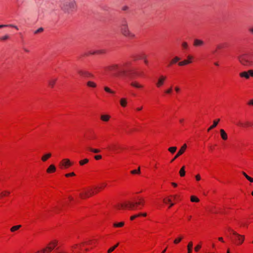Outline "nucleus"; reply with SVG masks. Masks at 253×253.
Segmentation results:
<instances>
[{"instance_id": "obj_1", "label": "nucleus", "mask_w": 253, "mask_h": 253, "mask_svg": "<svg viewBox=\"0 0 253 253\" xmlns=\"http://www.w3.org/2000/svg\"><path fill=\"white\" fill-rule=\"evenodd\" d=\"M106 71H108L112 73L114 76L123 77L127 75V72L129 71L128 63H125L122 65L114 64L105 68Z\"/></svg>"}, {"instance_id": "obj_2", "label": "nucleus", "mask_w": 253, "mask_h": 253, "mask_svg": "<svg viewBox=\"0 0 253 253\" xmlns=\"http://www.w3.org/2000/svg\"><path fill=\"white\" fill-rule=\"evenodd\" d=\"M121 33L125 37L129 39H133L135 38V35L131 32L128 27L127 21L124 18L121 22L120 25Z\"/></svg>"}, {"instance_id": "obj_3", "label": "nucleus", "mask_w": 253, "mask_h": 253, "mask_svg": "<svg viewBox=\"0 0 253 253\" xmlns=\"http://www.w3.org/2000/svg\"><path fill=\"white\" fill-rule=\"evenodd\" d=\"M144 200L142 198L139 199V201L135 202H128L127 203L122 204L119 206L120 208H127L130 210H136L141 209L142 207L144 205Z\"/></svg>"}, {"instance_id": "obj_4", "label": "nucleus", "mask_w": 253, "mask_h": 253, "mask_svg": "<svg viewBox=\"0 0 253 253\" xmlns=\"http://www.w3.org/2000/svg\"><path fill=\"white\" fill-rule=\"evenodd\" d=\"M60 6L65 13L69 14L76 9L77 4L75 0H63Z\"/></svg>"}, {"instance_id": "obj_5", "label": "nucleus", "mask_w": 253, "mask_h": 253, "mask_svg": "<svg viewBox=\"0 0 253 253\" xmlns=\"http://www.w3.org/2000/svg\"><path fill=\"white\" fill-rule=\"evenodd\" d=\"M237 59L239 62L244 66H253V54H242L237 57Z\"/></svg>"}, {"instance_id": "obj_6", "label": "nucleus", "mask_w": 253, "mask_h": 253, "mask_svg": "<svg viewBox=\"0 0 253 253\" xmlns=\"http://www.w3.org/2000/svg\"><path fill=\"white\" fill-rule=\"evenodd\" d=\"M102 187H95L94 190L91 188H88L85 189L80 194V196L82 199H85L92 196L94 194L97 193Z\"/></svg>"}, {"instance_id": "obj_7", "label": "nucleus", "mask_w": 253, "mask_h": 253, "mask_svg": "<svg viewBox=\"0 0 253 253\" xmlns=\"http://www.w3.org/2000/svg\"><path fill=\"white\" fill-rule=\"evenodd\" d=\"M59 165L62 169H63V168L67 169L72 165V163L70 162V161L69 159H64L60 163Z\"/></svg>"}, {"instance_id": "obj_8", "label": "nucleus", "mask_w": 253, "mask_h": 253, "mask_svg": "<svg viewBox=\"0 0 253 253\" xmlns=\"http://www.w3.org/2000/svg\"><path fill=\"white\" fill-rule=\"evenodd\" d=\"M187 148V145L186 144H184L180 148V149L178 151L177 153L174 156V157L171 160V162H173L176 159H177L180 155L183 154V153L185 151Z\"/></svg>"}, {"instance_id": "obj_9", "label": "nucleus", "mask_w": 253, "mask_h": 253, "mask_svg": "<svg viewBox=\"0 0 253 253\" xmlns=\"http://www.w3.org/2000/svg\"><path fill=\"white\" fill-rule=\"evenodd\" d=\"M167 77L165 76L161 75L158 79V81L156 83V85L157 87H161L164 84L166 80Z\"/></svg>"}, {"instance_id": "obj_10", "label": "nucleus", "mask_w": 253, "mask_h": 253, "mask_svg": "<svg viewBox=\"0 0 253 253\" xmlns=\"http://www.w3.org/2000/svg\"><path fill=\"white\" fill-rule=\"evenodd\" d=\"M193 59V57L191 55H188L187 56V59L184 60L182 61L179 62L178 63V65L180 66H182L184 65H186L187 64H189L192 62V60Z\"/></svg>"}, {"instance_id": "obj_11", "label": "nucleus", "mask_w": 253, "mask_h": 253, "mask_svg": "<svg viewBox=\"0 0 253 253\" xmlns=\"http://www.w3.org/2000/svg\"><path fill=\"white\" fill-rule=\"evenodd\" d=\"M233 234L235 235L237 238V240L238 241V244H241L243 243L244 241L245 237L243 235H241L238 234L237 232L232 231Z\"/></svg>"}, {"instance_id": "obj_12", "label": "nucleus", "mask_w": 253, "mask_h": 253, "mask_svg": "<svg viewBox=\"0 0 253 253\" xmlns=\"http://www.w3.org/2000/svg\"><path fill=\"white\" fill-rule=\"evenodd\" d=\"M78 73L80 76H83V77H93V75L91 73H89L88 72L85 71L79 70L78 71Z\"/></svg>"}, {"instance_id": "obj_13", "label": "nucleus", "mask_w": 253, "mask_h": 253, "mask_svg": "<svg viewBox=\"0 0 253 253\" xmlns=\"http://www.w3.org/2000/svg\"><path fill=\"white\" fill-rule=\"evenodd\" d=\"M204 44V42L202 40H199V39H195L194 41V43L193 45L195 46L198 47V46H201Z\"/></svg>"}, {"instance_id": "obj_14", "label": "nucleus", "mask_w": 253, "mask_h": 253, "mask_svg": "<svg viewBox=\"0 0 253 253\" xmlns=\"http://www.w3.org/2000/svg\"><path fill=\"white\" fill-rule=\"evenodd\" d=\"M220 133L221 137L223 140H226L227 139V138H228L227 134L226 133V132L224 131V129H221L220 130Z\"/></svg>"}, {"instance_id": "obj_15", "label": "nucleus", "mask_w": 253, "mask_h": 253, "mask_svg": "<svg viewBox=\"0 0 253 253\" xmlns=\"http://www.w3.org/2000/svg\"><path fill=\"white\" fill-rule=\"evenodd\" d=\"M130 85L134 87L137 88H142L143 87V86L142 85L139 84L137 82H132L130 83Z\"/></svg>"}, {"instance_id": "obj_16", "label": "nucleus", "mask_w": 253, "mask_h": 253, "mask_svg": "<svg viewBox=\"0 0 253 253\" xmlns=\"http://www.w3.org/2000/svg\"><path fill=\"white\" fill-rule=\"evenodd\" d=\"M220 121V119H217V120H215L213 121V125L212 126H211L208 129V131H210L212 129H213V128L215 127L217 125H218L219 122Z\"/></svg>"}, {"instance_id": "obj_17", "label": "nucleus", "mask_w": 253, "mask_h": 253, "mask_svg": "<svg viewBox=\"0 0 253 253\" xmlns=\"http://www.w3.org/2000/svg\"><path fill=\"white\" fill-rule=\"evenodd\" d=\"M56 167L53 165H51L49 166L48 168L46 170V172L47 173H51L55 171Z\"/></svg>"}, {"instance_id": "obj_18", "label": "nucleus", "mask_w": 253, "mask_h": 253, "mask_svg": "<svg viewBox=\"0 0 253 253\" xmlns=\"http://www.w3.org/2000/svg\"><path fill=\"white\" fill-rule=\"evenodd\" d=\"M56 81H57V79H55V78H54V79L53 78V79H50L48 81V84H49V85L51 87L53 88L54 87V85Z\"/></svg>"}, {"instance_id": "obj_19", "label": "nucleus", "mask_w": 253, "mask_h": 253, "mask_svg": "<svg viewBox=\"0 0 253 253\" xmlns=\"http://www.w3.org/2000/svg\"><path fill=\"white\" fill-rule=\"evenodd\" d=\"M100 118L104 122H108L110 118V116L108 115H102L101 116Z\"/></svg>"}, {"instance_id": "obj_20", "label": "nucleus", "mask_w": 253, "mask_h": 253, "mask_svg": "<svg viewBox=\"0 0 253 253\" xmlns=\"http://www.w3.org/2000/svg\"><path fill=\"white\" fill-rule=\"evenodd\" d=\"M240 76L242 78H245L247 79H248L250 78L249 73L246 71L240 73Z\"/></svg>"}, {"instance_id": "obj_21", "label": "nucleus", "mask_w": 253, "mask_h": 253, "mask_svg": "<svg viewBox=\"0 0 253 253\" xmlns=\"http://www.w3.org/2000/svg\"><path fill=\"white\" fill-rule=\"evenodd\" d=\"M54 249V247H51L48 246L46 247L45 248H44L42 249V252L45 253H50L53 249Z\"/></svg>"}, {"instance_id": "obj_22", "label": "nucleus", "mask_w": 253, "mask_h": 253, "mask_svg": "<svg viewBox=\"0 0 253 253\" xmlns=\"http://www.w3.org/2000/svg\"><path fill=\"white\" fill-rule=\"evenodd\" d=\"M120 104L122 107H126L127 104L126 99L125 98H121L120 100Z\"/></svg>"}, {"instance_id": "obj_23", "label": "nucleus", "mask_w": 253, "mask_h": 253, "mask_svg": "<svg viewBox=\"0 0 253 253\" xmlns=\"http://www.w3.org/2000/svg\"><path fill=\"white\" fill-rule=\"evenodd\" d=\"M51 154L50 153L46 154L42 157V160L43 162H45L48 158L51 157Z\"/></svg>"}, {"instance_id": "obj_24", "label": "nucleus", "mask_w": 253, "mask_h": 253, "mask_svg": "<svg viewBox=\"0 0 253 253\" xmlns=\"http://www.w3.org/2000/svg\"><path fill=\"white\" fill-rule=\"evenodd\" d=\"M10 194V192L7 190H5L3 191H2L0 193V197L2 198L3 197L7 196Z\"/></svg>"}, {"instance_id": "obj_25", "label": "nucleus", "mask_w": 253, "mask_h": 253, "mask_svg": "<svg viewBox=\"0 0 253 253\" xmlns=\"http://www.w3.org/2000/svg\"><path fill=\"white\" fill-rule=\"evenodd\" d=\"M179 60H180V58L177 57V56H175L170 61L169 65H172L173 64H175V63H176L177 62H178Z\"/></svg>"}, {"instance_id": "obj_26", "label": "nucleus", "mask_w": 253, "mask_h": 253, "mask_svg": "<svg viewBox=\"0 0 253 253\" xmlns=\"http://www.w3.org/2000/svg\"><path fill=\"white\" fill-rule=\"evenodd\" d=\"M179 174L180 176L183 177L185 175V166H183L179 170Z\"/></svg>"}, {"instance_id": "obj_27", "label": "nucleus", "mask_w": 253, "mask_h": 253, "mask_svg": "<svg viewBox=\"0 0 253 253\" xmlns=\"http://www.w3.org/2000/svg\"><path fill=\"white\" fill-rule=\"evenodd\" d=\"M13 27V28H15L16 30H18V28L17 26H16L15 25H12V24H9V25H0V28H3V27Z\"/></svg>"}, {"instance_id": "obj_28", "label": "nucleus", "mask_w": 253, "mask_h": 253, "mask_svg": "<svg viewBox=\"0 0 253 253\" xmlns=\"http://www.w3.org/2000/svg\"><path fill=\"white\" fill-rule=\"evenodd\" d=\"M193 247V243L190 242L187 246L188 253H192V249Z\"/></svg>"}, {"instance_id": "obj_29", "label": "nucleus", "mask_w": 253, "mask_h": 253, "mask_svg": "<svg viewBox=\"0 0 253 253\" xmlns=\"http://www.w3.org/2000/svg\"><path fill=\"white\" fill-rule=\"evenodd\" d=\"M87 85L91 87H95L96 86V84L93 82L88 81L87 82Z\"/></svg>"}, {"instance_id": "obj_30", "label": "nucleus", "mask_w": 253, "mask_h": 253, "mask_svg": "<svg viewBox=\"0 0 253 253\" xmlns=\"http://www.w3.org/2000/svg\"><path fill=\"white\" fill-rule=\"evenodd\" d=\"M21 227V225H16L12 227L10 229V231L12 232L17 230Z\"/></svg>"}, {"instance_id": "obj_31", "label": "nucleus", "mask_w": 253, "mask_h": 253, "mask_svg": "<svg viewBox=\"0 0 253 253\" xmlns=\"http://www.w3.org/2000/svg\"><path fill=\"white\" fill-rule=\"evenodd\" d=\"M125 223L124 222H121L119 223H115L113 224V226L115 227H121L124 225Z\"/></svg>"}, {"instance_id": "obj_32", "label": "nucleus", "mask_w": 253, "mask_h": 253, "mask_svg": "<svg viewBox=\"0 0 253 253\" xmlns=\"http://www.w3.org/2000/svg\"><path fill=\"white\" fill-rule=\"evenodd\" d=\"M88 149L93 152V153H98L100 152V150L99 149H94V148H92L91 147H88Z\"/></svg>"}, {"instance_id": "obj_33", "label": "nucleus", "mask_w": 253, "mask_h": 253, "mask_svg": "<svg viewBox=\"0 0 253 253\" xmlns=\"http://www.w3.org/2000/svg\"><path fill=\"white\" fill-rule=\"evenodd\" d=\"M118 245H119V243H117L116 245H115L113 247L109 249L107 251V253H111V252H112L118 246Z\"/></svg>"}, {"instance_id": "obj_34", "label": "nucleus", "mask_w": 253, "mask_h": 253, "mask_svg": "<svg viewBox=\"0 0 253 253\" xmlns=\"http://www.w3.org/2000/svg\"><path fill=\"white\" fill-rule=\"evenodd\" d=\"M130 173L131 174H139L140 173V167H139L137 169H134V170H131L130 171Z\"/></svg>"}, {"instance_id": "obj_35", "label": "nucleus", "mask_w": 253, "mask_h": 253, "mask_svg": "<svg viewBox=\"0 0 253 253\" xmlns=\"http://www.w3.org/2000/svg\"><path fill=\"white\" fill-rule=\"evenodd\" d=\"M190 200L192 202H198L199 201V199L194 196H191Z\"/></svg>"}, {"instance_id": "obj_36", "label": "nucleus", "mask_w": 253, "mask_h": 253, "mask_svg": "<svg viewBox=\"0 0 253 253\" xmlns=\"http://www.w3.org/2000/svg\"><path fill=\"white\" fill-rule=\"evenodd\" d=\"M104 89L105 91H106L107 92H108L110 93H112V94H114L115 93V92L114 91L112 90L110 88H109L107 86H105Z\"/></svg>"}, {"instance_id": "obj_37", "label": "nucleus", "mask_w": 253, "mask_h": 253, "mask_svg": "<svg viewBox=\"0 0 253 253\" xmlns=\"http://www.w3.org/2000/svg\"><path fill=\"white\" fill-rule=\"evenodd\" d=\"M177 149V148L176 147H169L168 149L170 153H174L176 150Z\"/></svg>"}, {"instance_id": "obj_38", "label": "nucleus", "mask_w": 253, "mask_h": 253, "mask_svg": "<svg viewBox=\"0 0 253 253\" xmlns=\"http://www.w3.org/2000/svg\"><path fill=\"white\" fill-rule=\"evenodd\" d=\"M88 162V160L87 159H85L83 160L80 161V164L82 166V165H84L85 164H86Z\"/></svg>"}, {"instance_id": "obj_39", "label": "nucleus", "mask_w": 253, "mask_h": 253, "mask_svg": "<svg viewBox=\"0 0 253 253\" xmlns=\"http://www.w3.org/2000/svg\"><path fill=\"white\" fill-rule=\"evenodd\" d=\"M43 31V28H42V27H41V28H39L38 30H36L34 32V34H38L39 33L42 32Z\"/></svg>"}, {"instance_id": "obj_40", "label": "nucleus", "mask_w": 253, "mask_h": 253, "mask_svg": "<svg viewBox=\"0 0 253 253\" xmlns=\"http://www.w3.org/2000/svg\"><path fill=\"white\" fill-rule=\"evenodd\" d=\"M182 237H180L176 239H175L174 240V243L175 244H177L178 243H179L182 240Z\"/></svg>"}, {"instance_id": "obj_41", "label": "nucleus", "mask_w": 253, "mask_h": 253, "mask_svg": "<svg viewBox=\"0 0 253 253\" xmlns=\"http://www.w3.org/2000/svg\"><path fill=\"white\" fill-rule=\"evenodd\" d=\"M9 38V36L8 35H5L3 37L0 38V40L1 41H5Z\"/></svg>"}, {"instance_id": "obj_42", "label": "nucleus", "mask_w": 253, "mask_h": 253, "mask_svg": "<svg viewBox=\"0 0 253 253\" xmlns=\"http://www.w3.org/2000/svg\"><path fill=\"white\" fill-rule=\"evenodd\" d=\"M140 215H141L140 214H135V215H133V216L130 217V220H133L135 218L140 216Z\"/></svg>"}, {"instance_id": "obj_43", "label": "nucleus", "mask_w": 253, "mask_h": 253, "mask_svg": "<svg viewBox=\"0 0 253 253\" xmlns=\"http://www.w3.org/2000/svg\"><path fill=\"white\" fill-rule=\"evenodd\" d=\"M171 92H172V87L171 86L165 91V93L167 94H170L171 93Z\"/></svg>"}, {"instance_id": "obj_44", "label": "nucleus", "mask_w": 253, "mask_h": 253, "mask_svg": "<svg viewBox=\"0 0 253 253\" xmlns=\"http://www.w3.org/2000/svg\"><path fill=\"white\" fill-rule=\"evenodd\" d=\"M101 52L100 51H97V52H91V51H89L88 53H87L86 54H85V55H90V54H95V53H101Z\"/></svg>"}, {"instance_id": "obj_45", "label": "nucleus", "mask_w": 253, "mask_h": 253, "mask_svg": "<svg viewBox=\"0 0 253 253\" xmlns=\"http://www.w3.org/2000/svg\"><path fill=\"white\" fill-rule=\"evenodd\" d=\"M201 248V246L200 245H198L197 246H196L195 247V251L196 252H198L199 249Z\"/></svg>"}, {"instance_id": "obj_46", "label": "nucleus", "mask_w": 253, "mask_h": 253, "mask_svg": "<svg viewBox=\"0 0 253 253\" xmlns=\"http://www.w3.org/2000/svg\"><path fill=\"white\" fill-rule=\"evenodd\" d=\"M236 125L239 126L241 127H244V123H242L241 122L239 121L236 123Z\"/></svg>"}, {"instance_id": "obj_47", "label": "nucleus", "mask_w": 253, "mask_h": 253, "mask_svg": "<svg viewBox=\"0 0 253 253\" xmlns=\"http://www.w3.org/2000/svg\"><path fill=\"white\" fill-rule=\"evenodd\" d=\"M182 46L184 48H187L188 47L187 43L186 42H183L182 44Z\"/></svg>"}, {"instance_id": "obj_48", "label": "nucleus", "mask_w": 253, "mask_h": 253, "mask_svg": "<svg viewBox=\"0 0 253 253\" xmlns=\"http://www.w3.org/2000/svg\"><path fill=\"white\" fill-rule=\"evenodd\" d=\"M74 175H75V174L74 172H71V173H67L65 174V176L66 177H69L70 176H74Z\"/></svg>"}, {"instance_id": "obj_49", "label": "nucleus", "mask_w": 253, "mask_h": 253, "mask_svg": "<svg viewBox=\"0 0 253 253\" xmlns=\"http://www.w3.org/2000/svg\"><path fill=\"white\" fill-rule=\"evenodd\" d=\"M174 90L176 91V92L178 93L180 90V88L178 86H176L174 87Z\"/></svg>"}, {"instance_id": "obj_50", "label": "nucleus", "mask_w": 253, "mask_h": 253, "mask_svg": "<svg viewBox=\"0 0 253 253\" xmlns=\"http://www.w3.org/2000/svg\"><path fill=\"white\" fill-rule=\"evenodd\" d=\"M94 158L96 160H99L102 158V156L101 155H96L94 156Z\"/></svg>"}, {"instance_id": "obj_51", "label": "nucleus", "mask_w": 253, "mask_h": 253, "mask_svg": "<svg viewBox=\"0 0 253 253\" xmlns=\"http://www.w3.org/2000/svg\"><path fill=\"white\" fill-rule=\"evenodd\" d=\"M248 72L249 73V77L250 76L253 77V70H249L248 71Z\"/></svg>"}, {"instance_id": "obj_52", "label": "nucleus", "mask_w": 253, "mask_h": 253, "mask_svg": "<svg viewBox=\"0 0 253 253\" xmlns=\"http://www.w3.org/2000/svg\"><path fill=\"white\" fill-rule=\"evenodd\" d=\"M251 126V124L248 122L244 123V127L248 126Z\"/></svg>"}, {"instance_id": "obj_53", "label": "nucleus", "mask_w": 253, "mask_h": 253, "mask_svg": "<svg viewBox=\"0 0 253 253\" xmlns=\"http://www.w3.org/2000/svg\"><path fill=\"white\" fill-rule=\"evenodd\" d=\"M247 179L251 182H253V178H252L251 177L248 176L247 177Z\"/></svg>"}, {"instance_id": "obj_54", "label": "nucleus", "mask_w": 253, "mask_h": 253, "mask_svg": "<svg viewBox=\"0 0 253 253\" xmlns=\"http://www.w3.org/2000/svg\"><path fill=\"white\" fill-rule=\"evenodd\" d=\"M195 178L197 181H199L201 179V176H200V174H197L195 176Z\"/></svg>"}, {"instance_id": "obj_55", "label": "nucleus", "mask_w": 253, "mask_h": 253, "mask_svg": "<svg viewBox=\"0 0 253 253\" xmlns=\"http://www.w3.org/2000/svg\"><path fill=\"white\" fill-rule=\"evenodd\" d=\"M128 9V7L127 6H126V5L122 7V10H124V11L127 10Z\"/></svg>"}, {"instance_id": "obj_56", "label": "nucleus", "mask_w": 253, "mask_h": 253, "mask_svg": "<svg viewBox=\"0 0 253 253\" xmlns=\"http://www.w3.org/2000/svg\"><path fill=\"white\" fill-rule=\"evenodd\" d=\"M50 245H52V246H51V247H54V248L56 245V242H51L50 243Z\"/></svg>"}, {"instance_id": "obj_57", "label": "nucleus", "mask_w": 253, "mask_h": 253, "mask_svg": "<svg viewBox=\"0 0 253 253\" xmlns=\"http://www.w3.org/2000/svg\"><path fill=\"white\" fill-rule=\"evenodd\" d=\"M242 173L243 175L247 178V177H248L249 175L247 174V173L244 171L242 172Z\"/></svg>"}, {"instance_id": "obj_58", "label": "nucleus", "mask_w": 253, "mask_h": 253, "mask_svg": "<svg viewBox=\"0 0 253 253\" xmlns=\"http://www.w3.org/2000/svg\"><path fill=\"white\" fill-rule=\"evenodd\" d=\"M249 104L250 105H253V99L251 100L249 102Z\"/></svg>"}, {"instance_id": "obj_59", "label": "nucleus", "mask_w": 253, "mask_h": 253, "mask_svg": "<svg viewBox=\"0 0 253 253\" xmlns=\"http://www.w3.org/2000/svg\"><path fill=\"white\" fill-rule=\"evenodd\" d=\"M140 58L145 60V59H146V57L145 55H143L141 57H140Z\"/></svg>"}, {"instance_id": "obj_60", "label": "nucleus", "mask_w": 253, "mask_h": 253, "mask_svg": "<svg viewBox=\"0 0 253 253\" xmlns=\"http://www.w3.org/2000/svg\"><path fill=\"white\" fill-rule=\"evenodd\" d=\"M218 240L221 241V242H224V241H223V238L222 237H219L218 238Z\"/></svg>"}, {"instance_id": "obj_61", "label": "nucleus", "mask_w": 253, "mask_h": 253, "mask_svg": "<svg viewBox=\"0 0 253 253\" xmlns=\"http://www.w3.org/2000/svg\"><path fill=\"white\" fill-rule=\"evenodd\" d=\"M142 109V107H138V108H136V110L138 111H141Z\"/></svg>"}, {"instance_id": "obj_62", "label": "nucleus", "mask_w": 253, "mask_h": 253, "mask_svg": "<svg viewBox=\"0 0 253 253\" xmlns=\"http://www.w3.org/2000/svg\"><path fill=\"white\" fill-rule=\"evenodd\" d=\"M140 214H141L140 216L142 215V216H146L147 215V213H145H145H140Z\"/></svg>"}, {"instance_id": "obj_63", "label": "nucleus", "mask_w": 253, "mask_h": 253, "mask_svg": "<svg viewBox=\"0 0 253 253\" xmlns=\"http://www.w3.org/2000/svg\"><path fill=\"white\" fill-rule=\"evenodd\" d=\"M171 184L174 186V187H176L177 186V184L175 183H174V182H172L171 183Z\"/></svg>"}, {"instance_id": "obj_64", "label": "nucleus", "mask_w": 253, "mask_h": 253, "mask_svg": "<svg viewBox=\"0 0 253 253\" xmlns=\"http://www.w3.org/2000/svg\"><path fill=\"white\" fill-rule=\"evenodd\" d=\"M249 31H250L252 33H253V28H250V29H249Z\"/></svg>"}]
</instances>
